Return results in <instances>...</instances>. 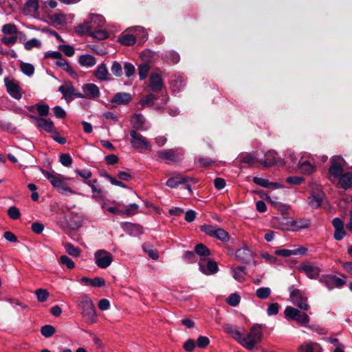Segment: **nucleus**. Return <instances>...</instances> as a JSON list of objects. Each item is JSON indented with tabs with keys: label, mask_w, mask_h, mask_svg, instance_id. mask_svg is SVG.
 I'll list each match as a JSON object with an SVG mask.
<instances>
[{
	"label": "nucleus",
	"mask_w": 352,
	"mask_h": 352,
	"mask_svg": "<svg viewBox=\"0 0 352 352\" xmlns=\"http://www.w3.org/2000/svg\"><path fill=\"white\" fill-rule=\"evenodd\" d=\"M58 49L61 50L66 56L71 57L74 54V48L69 45H60Z\"/></svg>",
	"instance_id": "51"
},
{
	"label": "nucleus",
	"mask_w": 352,
	"mask_h": 352,
	"mask_svg": "<svg viewBox=\"0 0 352 352\" xmlns=\"http://www.w3.org/2000/svg\"><path fill=\"white\" fill-rule=\"evenodd\" d=\"M264 327L263 324H254L250 327L246 336H243L239 327L230 324H226L224 326V329L241 346L249 351H252L256 344L262 341Z\"/></svg>",
	"instance_id": "1"
},
{
	"label": "nucleus",
	"mask_w": 352,
	"mask_h": 352,
	"mask_svg": "<svg viewBox=\"0 0 352 352\" xmlns=\"http://www.w3.org/2000/svg\"><path fill=\"white\" fill-rule=\"evenodd\" d=\"M111 71L112 74L115 75L116 77H120L123 74L122 67L121 64L117 61H113L112 63Z\"/></svg>",
	"instance_id": "44"
},
{
	"label": "nucleus",
	"mask_w": 352,
	"mask_h": 352,
	"mask_svg": "<svg viewBox=\"0 0 352 352\" xmlns=\"http://www.w3.org/2000/svg\"><path fill=\"white\" fill-rule=\"evenodd\" d=\"M278 228L282 230H293V220L285 217L278 219Z\"/></svg>",
	"instance_id": "29"
},
{
	"label": "nucleus",
	"mask_w": 352,
	"mask_h": 352,
	"mask_svg": "<svg viewBox=\"0 0 352 352\" xmlns=\"http://www.w3.org/2000/svg\"><path fill=\"white\" fill-rule=\"evenodd\" d=\"M131 100L132 97L130 94L119 92L114 96L113 98L111 100V102L119 104H126L129 103Z\"/></svg>",
	"instance_id": "24"
},
{
	"label": "nucleus",
	"mask_w": 352,
	"mask_h": 352,
	"mask_svg": "<svg viewBox=\"0 0 352 352\" xmlns=\"http://www.w3.org/2000/svg\"><path fill=\"white\" fill-rule=\"evenodd\" d=\"M94 261L98 267L106 269L112 263L113 255L104 250H99L94 254Z\"/></svg>",
	"instance_id": "6"
},
{
	"label": "nucleus",
	"mask_w": 352,
	"mask_h": 352,
	"mask_svg": "<svg viewBox=\"0 0 352 352\" xmlns=\"http://www.w3.org/2000/svg\"><path fill=\"white\" fill-rule=\"evenodd\" d=\"M164 83L158 74H152L150 76V87L153 91H158L163 87Z\"/></svg>",
	"instance_id": "22"
},
{
	"label": "nucleus",
	"mask_w": 352,
	"mask_h": 352,
	"mask_svg": "<svg viewBox=\"0 0 352 352\" xmlns=\"http://www.w3.org/2000/svg\"><path fill=\"white\" fill-rule=\"evenodd\" d=\"M32 118L36 120V126L40 129L45 130L49 133H54L56 131L52 120L35 116H32Z\"/></svg>",
	"instance_id": "16"
},
{
	"label": "nucleus",
	"mask_w": 352,
	"mask_h": 352,
	"mask_svg": "<svg viewBox=\"0 0 352 352\" xmlns=\"http://www.w3.org/2000/svg\"><path fill=\"white\" fill-rule=\"evenodd\" d=\"M298 168L301 173L305 175H309L315 170V167L309 162L302 159L299 161Z\"/></svg>",
	"instance_id": "27"
},
{
	"label": "nucleus",
	"mask_w": 352,
	"mask_h": 352,
	"mask_svg": "<svg viewBox=\"0 0 352 352\" xmlns=\"http://www.w3.org/2000/svg\"><path fill=\"white\" fill-rule=\"evenodd\" d=\"M344 162V160L339 156L334 155L331 160V166L329 169V173L331 177L338 178L342 175L343 166L342 164Z\"/></svg>",
	"instance_id": "10"
},
{
	"label": "nucleus",
	"mask_w": 352,
	"mask_h": 352,
	"mask_svg": "<svg viewBox=\"0 0 352 352\" xmlns=\"http://www.w3.org/2000/svg\"><path fill=\"white\" fill-rule=\"evenodd\" d=\"M100 90L95 84L89 83V99L96 100L100 97Z\"/></svg>",
	"instance_id": "48"
},
{
	"label": "nucleus",
	"mask_w": 352,
	"mask_h": 352,
	"mask_svg": "<svg viewBox=\"0 0 352 352\" xmlns=\"http://www.w3.org/2000/svg\"><path fill=\"white\" fill-rule=\"evenodd\" d=\"M298 350L300 352H321L319 344L313 342L301 344Z\"/></svg>",
	"instance_id": "28"
},
{
	"label": "nucleus",
	"mask_w": 352,
	"mask_h": 352,
	"mask_svg": "<svg viewBox=\"0 0 352 352\" xmlns=\"http://www.w3.org/2000/svg\"><path fill=\"white\" fill-rule=\"evenodd\" d=\"M320 282L328 289L331 290L334 288H341L346 284V280L335 275H327L321 277Z\"/></svg>",
	"instance_id": "8"
},
{
	"label": "nucleus",
	"mask_w": 352,
	"mask_h": 352,
	"mask_svg": "<svg viewBox=\"0 0 352 352\" xmlns=\"http://www.w3.org/2000/svg\"><path fill=\"white\" fill-rule=\"evenodd\" d=\"M149 69L150 67L147 63H143L138 66V74L140 80H144L146 78Z\"/></svg>",
	"instance_id": "43"
},
{
	"label": "nucleus",
	"mask_w": 352,
	"mask_h": 352,
	"mask_svg": "<svg viewBox=\"0 0 352 352\" xmlns=\"http://www.w3.org/2000/svg\"><path fill=\"white\" fill-rule=\"evenodd\" d=\"M4 82L8 93L12 97L16 100H19L22 98V89L16 80L9 78H5Z\"/></svg>",
	"instance_id": "11"
},
{
	"label": "nucleus",
	"mask_w": 352,
	"mask_h": 352,
	"mask_svg": "<svg viewBox=\"0 0 352 352\" xmlns=\"http://www.w3.org/2000/svg\"><path fill=\"white\" fill-rule=\"evenodd\" d=\"M184 151L182 148L164 149L157 152V155L167 163H176L182 160L184 157Z\"/></svg>",
	"instance_id": "4"
},
{
	"label": "nucleus",
	"mask_w": 352,
	"mask_h": 352,
	"mask_svg": "<svg viewBox=\"0 0 352 352\" xmlns=\"http://www.w3.org/2000/svg\"><path fill=\"white\" fill-rule=\"evenodd\" d=\"M64 248L66 252L70 256L77 257L80 254L79 248L75 247L70 243H66L64 244Z\"/></svg>",
	"instance_id": "37"
},
{
	"label": "nucleus",
	"mask_w": 352,
	"mask_h": 352,
	"mask_svg": "<svg viewBox=\"0 0 352 352\" xmlns=\"http://www.w3.org/2000/svg\"><path fill=\"white\" fill-rule=\"evenodd\" d=\"M241 162L242 163L252 165V164L258 163L260 161H258L253 155H252L250 153H248V154H245V155H243L241 156Z\"/></svg>",
	"instance_id": "45"
},
{
	"label": "nucleus",
	"mask_w": 352,
	"mask_h": 352,
	"mask_svg": "<svg viewBox=\"0 0 352 352\" xmlns=\"http://www.w3.org/2000/svg\"><path fill=\"white\" fill-rule=\"evenodd\" d=\"M339 182L342 188L344 189L352 188V173H346L344 175H342L340 177Z\"/></svg>",
	"instance_id": "31"
},
{
	"label": "nucleus",
	"mask_w": 352,
	"mask_h": 352,
	"mask_svg": "<svg viewBox=\"0 0 352 352\" xmlns=\"http://www.w3.org/2000/svg\"><path fill=\"white\" fill-rule=\"evenodd\" d=\"M116 204V206H107L105 204H102V208L109 211L112 214H123L124 210H121L120 208L121 206H124L123 204L120 203L113 202Z\"/></svg>",
	"instance_id": "35"
},
{
	"label": "nucleus",
	"mask_w": 352,
	"mask_h": 352,
	"mask_svg": "<svg viewBox=\"0 0 352 352\" xmlns=\"http://www.w3.org/2000/svg\"><path fill=\"white\" fill-rule=\"evenodd\" d=\"M201 230L223 242L228 241L230 239L228 233L225 230L212 225H204L201 227Z\"/></svg>",
	"instance_id": "5"
},
{
	"label": "nucleus",
	"mask_w": 352,
	"mask_h": 352,
	"mask_svg": "<svg viewBox=\"0 0 352 352\" xmlns=\"http://www.w3.org/2000/svg\"><path fill=\"white\" fill-rule=\"evenodd\" d=\"M265 157H266L265 160H260L259 162L265 167H270L275 165L279 160L276 151L272 150L268 151L265 153Z\"/></svg>",
	"instance_id": "17"
},
{
	"label": "nucleus",
	"mask_w": 352,
	"mask_h": 352,
	"mask_svg": "<svg viewBox=\"0 0 352 352\" xmlns=\"http://www.w3.org/2000/svg\"><path fill=\"white\" fill-rule=\"evenodd\" d=\"M285 316L287 318L295 320L301 325H305L309 322V316L300 309H285Z\"/></svg>",
	"instance_id": "9"
},
{
	"label": "nucleus",
	"mask_w": 352,
	"mask_h": 352,
	"mask_svg": "<svg viewBox=\"0 0 352 352\" xmlns=\"http://www.w3.org/2000/svg\"><path fill=\"white\" fill-rule=\"evenodd\" d=\"M253 182L254 184L263 188H270V181L267 179L254 177L253 178Z\"/></svg>",
	"instance_id": "59"
},
{
	"label": "nucleus",
	"mask_w": 352,
	"mask_h": 352,
	"mask_svg": "<svg viewBox=\"0 0 352 352\" xmlns=\"http://www.w3.org/2000/svg\"><path fill=\"white\" fill-rule=\"evenodd\" d=\"M25 8L31 12H36L38 9V0H28L25 4Z\"/></svg>",
	"instance_id": "49"
},
{
	"label": "nucleus",
	"mask_w": 352,
	"mask_h": 352,
	"mask_svg": "<svg viewBox=\"0 0 352 352\" xmlns=\"http://www.w3.org/2000/svg\"><path fill=\"white\" fill-rule=\"evenodd\" d=\"M210 344V340L206 336H200L197 340V344L199 348L204 349Z\"/></svg>",
	"instance_id": "56"
},
{
	"label": "nucleus",
	"mask_w": 352,
	"mask_h": 352,
	"mask_svg": "<svg viewBox=\"0 0 352 352\" xmlns=\"http://www.w3.org/2000/svg\"><path fill=\"white\" fill-rule=\"evenodd\" d=\"M20 69L24 74L28 76H32L34 72V67L30 63H22L20 65Z\"/></svg>",
	"instance_id": "40"
},
{
	"label": "nucleus",
	"mask_w": 352,
	"mask_h": 352,
	"mask_svg": "<svg viewBox=\"0 0 352 352\" xmlns=\"http://www.w3.org/2000/svg\"><path fill=\"white\" fill-rule=\"evenodd\" d=\"M56 332L55 328L50 324L44 325L41 329V334L45 338L52 337Z\"/></svg>",
	"instance_id": "38"
},
{
	"label": "nucleus",
	"mask_w": 352,
	"mask_h": 352,
	"mask_svg": "<svg viewBox=\"0 0 352 352\" xmlns=\"http://www.w3.org/2000/svg\"><path fill=\"white\" fill-rule=\"evenodd\" d=\"M138 208H139V206L136 204H129L126 209L123 210H124L123 214H125L127 216L133 215L137 212Z\"/></svg>",
	"instance_id": "58"
},
{
	"label": "nucleus",
	"mask_w": 352,
	"mask_h": 352,
	"mask_svg": "<svg viewBox=\"0 0 352 352\" xmlns=\"http://www.w3.org/2000/svg\"><path fill=\"white\" fill-rule=\"evenodd\" d=\"M240 296L236 293L232 294L226 299L227 302L232 307H236L240 302Z\"/></svg>",
	"instance_id": "50"
},
{
	"label": "nucleus",
	"mask_w": 352,
	"mask_h": 352,
	"mask_svg": "<svg viewBox=\"0 0 352 352\" xmlns=\"http://www.w3.org/2000/svg\"><path fill=\"white\" fill-rule=\"evenodd\" d=\"M53 110L55 116L58 118H64L66 116L65 110L59 106H56Z\"/></svg>",
	"instance_id": "64"
},
{
	"label": "nucleus",
	"mask_w": 352,
	"mask_h": 352,
	"mask_svg": "<svg viewBox=\"0 0 352 352\" xmlns=\"http://www.w3.org/2000/svg\"><path fill=\"white\" fill-rule=\"evenodd\" d=\"M246 274V268L244 266L237 267L233 270V277L239 282H242L245 280Z\"/></svg>",
	"instance_id": "33"
},
{
	"label": "nucleus",
	"mask_w": 352,
	"mask_h": 352,
	"mask_svg": "<svg viewBox=\"0 0 352 352\" xmlns=\"http://www.w3.org/2000/svg\"><path fill=\"white\" fill-rule=\"evenodd\" d=\"M58 262L60 265H65L69 270H72L75 267L74 262L65 255H62Z\"/></svg>",
	"instance_id": "42"
},
{
	"label": "nucleus",
	"mask_w": 352,
	"mask_h": 352,
	"mask_svg": "<svg viewBox=\"0 0 352 352\" xmlns=\"http://www.w3.org/2000/svg\"><path fill=\"white\" fill-rule=\"evenodd\" d=\"M56 65L61 68H63L65 71H66L72 78H77L78 74L77 73L72 69L71 65L62 57L57 60L56 62Z\"/></svg>",
	"instance_id": "25"
},
{
	"label": "nucleus",
	"mask_w": 352,
	"mask_h": 352,
	"mask_svg": "<svg viewBox=\"0 0 352 352\" xmlns=\"http://www.w3.org/2000/svg\"><path fill=\"white\" fill-rule=\"evenodd\" d=\"M271 294V289L269 287H261L256 289V294L261 299L267 298Z\"/></svg>",
	"instance_id": "46"
},
{
	"label": "nucleus",
	"mask_w": 352,
	"mask_h": 352,
	"mask_svg": "<svg viewBox=\"0 0 352 352\" xmlns=\"http://www.w3.org/2000/svg\"><path fill=\"white\" fill-rule=\"evenodd\" d=\"M290 297L294 304L297 306L298 308H308L309 305L307 302V298L305 297L298 289H294L291 291Z\"/></svg>",
	"instance_id": "15"
},
{
	"label": "nucleus",
	"mask_w": 352,
	"mask_h": 352,
	"mask_svg": "<svg viewBox=\"0 0 352 352\" xmlns=\"http://www.w3.org/2000/svg\"><path fill=\"white\" fill-rule=\"evenodd\" d=\"M300 270L309 278H316L318 276L320 272L319 267L309 264L301 265L300 266Z\"/></svg>",
	"instance_id": "19"
},
{
	"label": "nucleus",
	"mask_w": 352,
	"mask_h": 352,
	"mask_svg": "<svg viewBox=\"0 0 352 352\" xmlns=\"http://www.w3.org/2000/svg\"><path fill=\"white\" fill-rule=\"evenodd\" d=\"M304 181V178L302 177H288L286 179V182L290 184L299 185Z\"/></svg>",
	"instance_id": "62"
},
{
	"label": "nucleus",
	"mask_w": 352,
	"mask_h": 352,
	"mask_svg": "<svg viewBox=\"0 0 352 352\" xmlns=\"http://www.w3.org/2000/svg\"><path fill=\"white\" fill-rule=\"evenodd\" d=\"M156 100L157 97L154 94H151L142 98L141 103L142 105H152Z\"/></svg>",
	"instance_id": "57"
},
{
	"label": "nucleus",
	"mask_w": 352,
	"mask_h": 352,
	"mask_svg": "<svg viewBox=\"0 0 352 352\" xmlns=\"http://www.w3.org/2000/svg\"><path fill=\"white\" fill-rule=\"evenodd\" d=\"M8 214L12 219H18L20 218L21 212L16 206H11L8 210Z\"/></svg>",
	"instance_id": "53"
},
{
	"label": "nucleus",
	"mask_w": 352,
	"mask_h": 352,
	"mask_svg": "<svg viewBox=\"0 0 352 352\" xmlns=\"http://www.w3.org/2000/svg\"><path fill=\"white\" fill-rule=\"evenodd\" d=\"M89 186L92 191V197L97 201L102 200L106 195V192L102 190L100 185L96 181H93L92 184H89Z\"/></svg>",
	"instance_id": "23"
},
{
	"label": "nucleus",
	"mask_w": 352,
	"mask_h": 352,
	"mask_svg": "<svg viewBox=\"0 0 352 352\" xmlns=\"http://www.w3.org/2000/svg\"><path fill=\"white\" fill-rule=\"evenodd\" d=\"M41 45V41L36 38H32L29 41H28L25 43V48L27 50H32L33 47H40Z\"/></svg>",
	"instance_id": "55"
},
{
	"label": "nucleus",
	"mask_w": 352,
	"mask_h": 352,
	"mask_svg": "<svg viewBox=\"0 0 352 352\" xmlns=\"http://www.w3.org/2000/svg\"><path fill=\"white\" fill-rule=\"evenodd\" d=\"M130 136L131 138V144L132 147L148 151L152 149L151 145L149 144L146 138L138 133L135 130L130 131Z\"/></svg>",
	"instance_id": "7"
},
{
	"label": "nucleus",
	"mask_w": 352,
	"mask_h": 352,
	"mask_svg": "<svg viewBox=\"0 0 352 352\" xmlns=\"http://www.w3.org/2000/svg\"><path fill=\"white\" fill-rule=\"evenodd\" d=\"M143 250L151 258L157 260L159 258L157 252L153 248V246L149 245H144Z\"/></svg>",
	"instance_id": "47"
},
{
	"label": "nucleus",
	"mask_w": 352,
	"mask_h": 352,
	"mask_svg": "<svg viewBox=\"0 0 352 352\" xmlns=\"http://www.w3.org/2000/svg\"><path fill=\"white\" fill-rule=\"evenodd\" d=\"M310 225V220L307 219H300L296 221L293 220V231L307 228Z\"/></svg>",
	"instance_id": "32"
},
{
	"label": "nucleus",
	"mask_w": 352,
	"mask_h": 352,
	"mask_svg": "<svg viewBox=\"0 0 352 352\" xmlns=\"http://www.w3.org/2000/svg\"><path fill=\"white\" fill-rule=\"evenodd\" d=\"M59 161L63 166L69 167L72 165L73 160L69 154L63 153L60 155Z\"/></svg>",
	"instance_id": "52"
},
{
	"label": "nucleus",
	"mask_w": 352,
	"mask_h": 352,
	"mask_svg": "<svg viewBox=\"0 0 352 352\" xmlns=\"http://www.w3.org/2000/svg\"><path fill=\"white\" fill-rule=\"evenodd\" d=\"M58 91L63 94L65 100L70 99L72 96L76 98L82 97V94L78 93L70 82H65L64 85L58 88Z\"/></svg>",
	"instance_id": "13"
},
{
	"label": "nucleus",
	"mask_w": 352,
	"mask_h": 352,
	"mask_svg": "<svg viewBox=\"0 0 352 352\" xmlns=\"http://www.w3.org/2000/svg\"><path fill=\"white\" fill-rule=\"evenodd\" d=\"M124 69L125 75L127 78L132 76L135 74V71L134 65L132 63L128 62L124 63Z\"/></svg>",
	"instance_id": "54"
},
{
	"label": "nucleus",
	"mask_w": 352,
	"mask_h": 352,
	"mask_svg": "<svg viewBox=\"0 0 352 352\" xmlns=\"http://www.w3.org/2000/svg\"><path fill=\"white\" fill-rule=\"evenodd\" d=\"M132 126L135 130L137 131H144L146 129L144 126L146 120L144 117L140 113L134 114L131 120Z\"/></svg>",
	"instance_id": "20"
},
{
	"label": "nucleus",
	"mask_w": 352,
	"mask_h": 352,
	"mask_svg": "<svg viewBox=\"0 0 352 352\" xmlns=\"http://www.w3.org/2000/svg\"><path fill=\"white\" fill-rule=\"evenodd\" d=\"M35 294L38 300L41 302L46 301L50 296L47 290L42 288L36 289L35 291Z\"/></svg>",
	"instance_id": "41"
},
{
	"label": "nucleus",
	"mask_w": 352,
	"mask_h": 352,
	"mask_svg": "<svg viewBox=\"0 0 352 352\" xmlns=\"http://www.w3.org/2000/svg\"><path fill=\"white\" fill-rule=\"evenodd\" d=\"M106 20L98 14L89 13V37L98 41L107 39L109 34L105 29Z\"/></svg>",
	"instance_id": "2"
},
{
	"label": "nucleus",
	"mask_w": 352,
	"mask_h": 352,
	"mask_svg": "<svg viewBox=\"0 0 352 352\" xmlns=\"http://www.w3.org/2000/svg\"><path fill=\"white\" fill-rule=\"evenodd\" d=\"M184 349L188 352H192L195 348V342L192 340H188L184 344Z\"/></svg>",
	"instance_id": "63"
},
{
	"label": "nucleus",
	"mask_w": 352,
	"mask_h": 352,
	"mask_svg": "<svg viewBox=\"0 0 352 352\" xmlns=\"http://www.w3.org/2000/svg\"><path fill=\"white\" fill-rule=\"evenodd\" d=\"M235 256L238 261L246 264L250 263L254 256L253 252L247 245L237 250Z\"/></svg>",
	"instance_id": "14"
},
{
	"label": "nucleus",
	"mask_w": 352,
	"mask_h": 352,
	"mask_svg": "<svg viewBox=\"0 0 352 352\" xmlns=\"http://www.w3.org/2000/svg\"><path fill=\"white\" fill-rule=\"evenodd\" d=\"M92 340V348L96 352H104L105 344L103 340L95 334L89 333Z\"/></svg>",
	"instance_id": "26"
},
{
	"label": "nucleus",
	"mask_w": 352,
	"mask_h": 352,
	"mask_svg": "<svg viewBox=\"0 0 352 352\" xmlns=\"http://www.w3.org/2000/svg\"><path fill=\"white\" fill-rule=\"evenodd\" d=\"M1 30L4 34H16L18 32L17 27L12 23L5 24Z\"/></svg>",
	"instance_id": "39"
},
{
	"label": "nucleus",
	"mask_w": 352,
	"mask_h": 352,
	"mask_svg": "<svg viewBox=\"0 0 352 352\" xmlns=\"http://www.w3.org/2000/svg\"><path fill=\"white\" fill-rule=\"evenodd\" d=\"M118 41L123 45L130 46L135 44L136 38L133 34H126L120 36Z\"/></svg>",
	"instance_id": "34"
},
{
	"label": "nucleus",
	"mask_w": 352,
	"mask_h": 352,
	"mask_svg": "<svg viewBox=\"0 0 352 352\" xmlns=\"http://www.w3.org/2000/svg\"><path fill=\"white\" fill-rule=\"evenodd\" d=\"M94 75L100 80H111L112 78L108 72L107 65L104 63L100 64L94 72Z\"/></svg>",
	"instance_id": "18"
},
{
	"label": "nucleus",
	"mask_w": 352,
	"mask_h": 352,
	"mask_svg": "<svg viewBox=\"0 0 352 352\" xmlns=\"http://www.w3.org/2000/svg\"><path fill=\"white\" fill-rule=\"evenodd\" d=\"M192 180V179L190 177L179 175L169 178L166 182V185L170 188H177L179 184H186Z\"/></svg>",
	"instance_id": "21"
},
{
	"label": "nucleus",
	"mask_w": 352,
	"mask_h": 352,
	"mask_svg": "<svg viewBox=\"0 0 352 352\" xmlns=\"http://www.w3.org/2000/svg\"><path fill=\"white\" fill-rule=\"evenodd\" d=\"M195 252L200 256H207L210 254V250L203 243L197 244L195 246Z\"/></svg>",
	"instance_id": "36"
},
{
	"label": "nucleus",
	"mask_w": 352,
	"mask_h": 352,
	"mask_svg": "<svg viewBox=\"0 0 352 352\" xmlns=\"http://www.w3.org/2000/svg\"><path fill=\"white\" fill-rule=\"evenodd\" d=\"M199 270L206 275L215 274L218 272V266L215 261L210 259L201 258L199 262Z\"/></svg>",
	"instance_id": "12"
},
{
	"label": "nucleus",
	"mask_w": 352,
	"mask_h": 352,
	"mask_svg": "<svg viewBox=\"0 0 352 352\" xmlns=\"http://www.w3.org/2000/svg\"><path fill=\"white\" fill-rule=\"evenodd\" d=\"M37 111L41 116H46L49 114L50 107L47 104H37Z\"/></svg>",
	"instance_id": "60"
},
{
	"label": "nucleus",
	"mask_w": 352,
	"mask_h": 352,
	"mask_svg": "<svg viewBox=\"0 0 352 352\" xmlns=\"http://www.w3.org/2000/svg\"><path fill=\"white\" fill-rule=\"evenodd\" d=\"M42 173L43 176L50 181L53 187L60 193H74V191L66 184L67 178L61 175L53 174L46 170H43Z\"/></svg>",
	"instance_id": "3"
},
{
	"label": "nucleus",
	"mask_w": 352,
	"mask_h": 352,
	"mask_svg": "<svg viewBox=\"0 0 352 352\" xmlns=\"http://www.w3.org/2000/svg\"><path fill=\"white\" fill-rule=\"evenodd\" d=\"M105 280L102 277H96L93 279H89V285L94 287H102L104 285Z\"/></svg>",
	"instance_id": "61"
},
{
	"label": "nucleus",
	"mask_w": 352,
	"mask_h": 352,
	"mask_svg": "<svg viewBox=\"0 0 352 352\" xmlns=\"http://www.w3.org/2000/svg\"><path fill=\"white\" fill-rule=\"evenodd\" d=\"M324 199V195L322 193L314 194L309 198V204L314 208H318L320 207Z\"/></svg>",
	"instance_id": "30"
}]
</instances>
